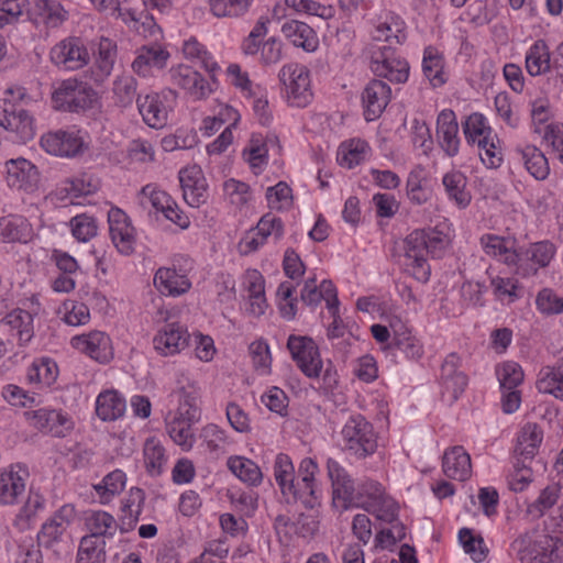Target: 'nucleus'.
I'll return each instance as SVG.
<instances>
[{
	"instance_id": "a878e982",
	"label": "nucleus",
	"mask_w": 563,
	"mask_h": 563,
	"mask_svg": "<svg viewBox=\"0 0 563 563\" xmlns=\"http://www.w3.org/2000/svg\"><path fill=\"white\" fill-rule=\"evenodd\" d=\"M169 53L159 46H144L132 63L133 70L141 75L147 76L151 68L162 69L166 66Z\"/></svg>"
},
{
	"instance_id": "774afa93",
	"label": "nucleus",
	"mask_w": 563,
	"mask_h": 563,
	"mask_svg": "<svg viewBox=\"0 0 563 563\" xmlns=\"http://www.w3.org/2000/svg\"><path fill=\"white\" fill-rule=\"evenodd\" d=\"M559 497V488L556 486H547L541 490L539 497L529 506V512H537L542 516L545 510L552 508Z\"/></svg>"
},
{
	"instance_id": "473e14b6",
	"label": "nucleus",
	"mask_w": 563,
	"mask_h": 563,
	"mask_svg": "<svg viewBox=\"0 0 563 563\" xmlns=\"http://www.w3.org/2000/svg\"><path fill=\"white\" fill-rule=\"evenodd\" d=\"M35 426L54 437H64L70 429L69 420L56 410H38L34 415Z\"/></svg>"
},
{
	"instance_id": "bf43d9fd",
	"label": "nucleus",
	"mask_w": 563,
	"mask_h": 563,
	"mask_svg": "<svg viewBox=\"0 0 563 563\" xmlns=\"http://www.w3.org/2000/svg\"><path fill=\"white\" fill-rule=\"evenodd\" d=\"M200 437L206 443L210 452L224 453L225 445L228 443L227 435L216 424H208L201 430Z\"/></svg>"
},
{
	"instance_id": "393cba45",
	"label": "nucleus",
	"mask_w": 563,
	"mask_h": 563,
	"mask_svg": "<svg viewBox=\"0 0 563 563\" xmlns=\"http://www.w3.org/2000/svg\"><path fill=\"white\" fill-rule=\"evenodd\" d=\"M282 32L295 46L307 52H312L317 47L316 32L305 22L286 21L282 26Z\"/></svg>"
},
{
	"instance_id": "9b49d317",
	"label": "nucleus",
	"mask_w": 563,
	"mask_h": 563,
	"mask_svg": "<svg viewBox=\"0 0 563 563\" xmlns=\"http://www.w3.org/2000/svg\"><path fill=\"white\" fill-rule=\"evenodd\" d=\"M76 512L71 505H64L54 515L48 518L37 533L38 545L51 548L62 540L71 521L75 519Z\"/></svg>"
},
{
	"instance_id": "4d7b16f0",
	"label": "nucleus",
	"mask_w": 563,
	"mask_h": 563,
	"mask_svg": "<svg viewBox=\"0 0 563 563\" xmlns=\"http://www.w3.org/2000/svg\"><path fill=\"white\" fill-rule=\"evenodd\" d=\"M274 476L280 492L295 481V468L288 455L280 453L276 456Z\"/></svg>"
},
{
	"instance_id": "aec40b11",
	"label": "nucleus",
	"mask_w": 563,
	"mask_h": 563,
	"mask_svg": "<svg viewBox=\"0 0 563 563\" xmlns=\"http://www.w3.org/2000/svg\"><path fill=\"white\" fill-rule=\"evenodd\" d=\"M459 124L455 113L450 109L442 110L437 119V136L441 148L449 155L455 156L460 147Z\"/></svg>"
},
{
	"instance_id": "72a5a7b5",
	"label": "nucleus",
	"mask_w": 563,
	"mask_h": 563,
	"mask_svg": "<svg viewBox=\"0 0 563 563\" xmlns=\"http://www.w3.org/2000/svg\"><path fill=\"white\" fill-rule=\"evenodd\" d=\"M526 68L531 76H539L551 68L549 47L543 40H538L526 56Z\"/></svg>"
},
{
	"instance_id": "ea45409f",
	"label": "nucleus",
	"mask_w": 563,
	"mask_h": 563,
	"mask_svg": "<svg viewBox=\"0 0 563 563\" xmlns=\"http://www.w3.org/2000/svg\"><path fill=\"white\" fill-rule=\"evenodd\" d=\"M228 467L241 481L256 486L262 482L260 467L251 460L241 456H232L228 460Z\"/></svg>"
},
{
	"instance_id": "ddd939ff",
	"label": "nucleus",
	"mask_w": 563,
	"mask_h": 563,
	"mask_svg": "<svg viewBox=\"0 0 563 563\" xmlns=\"http://www.w3.org/2000/svg\"><path fill=\"white\" fill-rule=\"evenodd\" d=\"M328 475L332 484L333 504L344 509L349 508L355 500L354 482L335 460L329 459L327 463Z\"/></svg>"
},
{
	"instance_id": "6e6d98bb",
	"label": "nucleus",
	"mask_w": 563,
	"mask_h": 563,
	"mask_svg": "<svg viewBox=\"0 0 563 563\" xmlns=\"http://www.w3.org/2000/svg\"><path fill=\"white\" fill-rule=\"evenodd\" d=\"M165 461L164 449L154 440H147L144 445V462L151 475H159Z\"/></svg>"
},
{
	"instance_id": "603ef678",
	"label": "nucleus",
	"mask_w": 563,
	"mask_h": 563,
	"mask_svg": "<svg viewBox=\"0 0 563 563\" xmlns=\"http://www.w3.org/2000/svg\"><path fill=\"white\" fill-rule=\"evenodd\" d=\"M501 390L516 389L523 380L521 367L514 362H506L496 371Z\"/></svg>"
},
{
	"instance_id": "bb28decb",
	"label": "nucleus",
	"mask_w": 563,
	"mask_h": 563,
	"mask_svg": "<svg viewBox=\"0 0 563 563\" xmlns=\"http://www.w3.org/2000/svg\"><path fill=\"white\" fill-rule=\"evenodd\" d=\"M32 14L36 23L47 27H57L67 19V11L55 0H35Z\"/></svg>"
},
{
	"instance_id": "864d4df0",
	"label": "nucleus",
	"mask_w": 563,
	"mask_h": 563,
	"mask_svg": "<svg viewBox=\"0 0 563 563\" xmlns=\"http://www.w3.org/2000/svg\"><path fill=\"white\" fill-rule=\"evenodd\" d=\"M5 324L10 325L12 330H16V335L22 342H29L32 338L31 329L29 328L32 321V316L24 310H14L10 312L3 320Z\"/></svg>"
},
{
	"instance_id": "f704fd0d",
	"label": "nucleus",
	"mask_w": 563,
	"mask_h": 563,
	"mask_svg": "<svg viewBox=\"0 0 563 563\" xmlns=\"http://www.w3.org/2000/svg\"><path fill=\"white\" fill-rule=\"evenodd\" d=\"M443 186L451 200H453L460 208H465L470 205L472 196L466 190V177L460 172H451L444 175Z\"/></svg>"
},
{
	"instance_id": "4c0bfd02",
	"label": "nucleus",
	"mask_w": 563,
	"mask_h": 563,
	"mask_svg": "<svg viewBox=\"0 0 563 563\" xmlns=\"http://www.w3.org/2000/svg\"><path fill=\"white\" fill-rule=\"evenodd\" d=\"M145 501V493L139 487H133L122 506L124 514L122 518V525H128V528H121L122 532L133 529L135 523L139 521V517L142 514Z\"/></svg>"
},
{
	"instance_id": "4468645a",
	"label": "nucleus",
	"mask_w": 563,
	"mask_h": 563,
	"mask_svg": "<svg viewBox=\"0 0 563 563\" xmlns=\"http://www.w3.org/2000/svg\"><path fill=\"white\" fill-rule=\"evenodd\" d=\"M109 231L118 251L129 255L133 252L135 229L129 217L119 208H111L108 212Z\"/></svg>"
},
{
	"instance_id": "8fccbe9b",
	"label": "nucleus",
	"mask_w": 563,
	"mask_h": 563,
	"mask_svg": "<svg viewBox=\"0 0 563 563\" xmlns=\"http://www.w3.org/2000/svg\"><path fill=\"white\" fill-rule=\"evenodd\" d=\"M136 79L132 76H122L114 81L113 93L115 103L120 107H129L136 96Z\"/></svg>"
},
{
	"instance_id": "5fc2aeb1",
	"label": "nucleus",
	"mask_w": 563,
	"mask_h": 563,
	"mask_svg": "<svg viewBox=\"0 0 563 563\" xmlns=\"http://www.w3.org/2000/svg\"><path fill=\"white\" fill-rule=\"evenodd\" d=\"M532 482L531 467L525 460L517 459L514 462V471L508 475V486L512 492H522Z\"/></svg>"
},
{
	"instance_id": "39448f33",
	"label": "nucleus",
	"mask_w": 563,
	"mask_h": 563,
	"mask_svg": "<svg viewBox=\"0 0 563 563\" xmlns=\"http://www.w3.org/2000/svg\"><path fill=\"white\" fill-rule=\"evenodd\" d=\"M460 367L461 357L456 353H450L441 365V396L449 404L455 402L468 384V377Z\"/></svg>"
},
{
	"instance_id": "e433bc0d",
	"label": "nucleus",
	"mask_w": 563,
	"mask_h": 563,
	"mask_svg": "<svg viewBox=\"0 0 563 563\" xmlns=\"http://www.w3.org/2000/svg\"><path fill=\"white\" fill-rule=\"evenodd\" d=\"M368 151L369 146L363 140L343 142L338 151V162L341 166L353 168L365 159Z\"/></svg>"
},
{
	"instance_id": "412c9836",
	"label": "nucleus",
	"mask_w": 563,
	"mask_h": 563,
	"mask_svg": "<svg viewBox=\"0 0 563 563\" xmlns=\"http://www.w3.org/2000/svg\"><path fill=\"white\" fill-rule=\"evenodd\" d=\"M442 468L449 478L467 481L472 475L471 456L463 446H453L444 452Z\"/></svg>"
},
{
	"instance_id": "09e8293b",
	"label": "nucleus",
	"mask_w": 563,
	"mask_h": 563,
	"mask_svg": "<svg viewBox=\"0 0 563 563\" xmlns=\"http://www.w3.org/2000/svg\"><path fill=\"white\" fill-rule=\"evenodd\" d=\"M404 257H426L428 254L427 230H415L404 240Z\"/></svg>"
},
{
	"instance_id": "0eeeda50",
	"label": "nucleus",
	"mask_w": 563,
	"mask_h": 563,
	"mask_svg": "<svg viewBox=\"0 0 563 563\" xmlns=\"http://www.w3.org/2000/svg\"><path fill=\"white\" fill-rule=\"evenodd\" d=\"M53 64L67 70H77L89 63L90 56L81 38L69 36L55 44L49 53Z\"/></svg>"
},
{
	"instance_id": "cd10ccee",
	"label": "nucleus",
	"mask_w": 563,
	"mask_h": 563,
	"mask_svg": "<svg viewBox=\"0 0 563 563\" xmlns=\"http://www.w3.org/2000/svg\"><path fill=\"white\" fill-rule=\"evenodd\" d=\"M125 400L115 390L101 393L96 401L97 416L103 421H113L123 416Z\"/></svg>"
},
{
	"instance_id": "423d86ee",
	"label": "nucleus",
	"mask_w": 563,
	"mask_h": 563,
	"mask_svg": "<svg viewBox=\"0 0 563 563\" xmlns=\"http://www.w3.org/2000/svg\"><path fill=\"white\" fill-rule=\"evenodd\" d=\"M279 80L286 87L292 104L305 107L311 99L309 70L298 64L285 65L279 71Z\"/></svg>"
},
{
	"instance_id": "b1692460",
	"label": "nucleus",
	"mask_w": 563,
	"mask_h": 563,
	"mask_svg": "<svg viewBox=\"0 0 563 563\" xmlns=\"http://www.w3.org/2000/svg\"><path fill=\"white\" fill-rule=\"evenodd\" d=\"M537 388L542 394L563 400V358L554 366L543 367L538 376Z\"/></svg>"
},
{
	"instance_id": "4be33fe9",
	"label": "nucleus",
	"mask_w": 563,
	"mask_h": 563,
	"mask_svg": "<svg viewBox=\"0 0 563 563\" xmlns=\"http://www.w3.org/2000/svg\"><path fill=\"white\" fill-rule=\"evenodd\" d=\"M179 181L183 189V196L186 202L195 208L207 201L206 180L199 177V172L195 169H183L179 172Z\"/></svg>"
},
{
	"instance_id": "c756f323",
	"label": "nucleus",
	"mask_w": 563,
	"mask_h": 563,
	"mask_svg": "<svg viewBox=\"0 0 563 563\" xmlns=\"http://www.w3.org/2000/svg\"><path fill=\"white\" fill-rule=\"evenodd\" d=\"M519 159L525 164L527 170L538 180L549 176L550 167L544 154L536 146L528 145L516 151Z\"/></svg>"
},
{
	"instance_id": "f257e3e1",
	"label": "nucleus",
	"mask_w": 563,
	"mask_h": 563,
	"mask_svg": "<svg viewBox=\"0 0 563 563\" xmlns=\"http://www.w3.org/2000/svg\"><path fill=\"white\" fill-rule=\"evenodd\" d=\"M52 101L56 110L78 113L92 109L98 102V93L87 82L68 78L58 82Z\"/></svg>"
},
{
	"instance_id": "1a4fd4ad",
	"label": "nucleus",
	"mask_w": 563,
	"mask_h": 563,
	"mask_svg": "<svg viewBox=\"0 0 563 563\" xmlns=\"http://www.w3.org/2000/svg\"><path fill=\"white\" fill-rule=\"evenodd\" d=\"M0 125L14 132L19 141L23 143L31 141L35 135L33 118L26 110L9 99H3L0 102Z\"/></svg>"
},
{
	"instance_id": "6e6552de",
	"label": "nucleus",
	"mask_w": 563,
	"mask_h": 563,
	"mask_svg": "<svg viewBox=\"0 0 563 563\" xmlns=\"http://www.w3.org/2000/svg\"><path fill=\"white\" fill-rule=\"evenodd\" d=\"M177 92L173 89L162 93H151L144 97L137 96L136 104L144 122L153 129H162L167 124L168 106L165 101H175Z\"/></svg>"
},
{
	"instance_id": "052dcab7",
	"label": "nucleus",
	"mask_w": 563,
	"mask_h": 563,
	"mask_svg": "<svg viewBox=\"0 0 563 563\" xmlns=\"http://www.w3.org/2000/svg\"><path fill=\"white\" fill-rule=\"evenodd\" d=\"M368 512L376 516L380 521L393 523L398 518V505L390 497H384L378 500L375 506H367L365 508Z\"/></svg>"
},
{
	"instance_id": "2f4dec72",
	"label": "nucleus",
	"mask_w": 563,
	"mask_h": 563,
	"mask_svg": "<svg viewBox=\"0 0 563 563\" xmlns=\"http://www.w3.org/2000/svg\"><path fill=\"white\" fill-rule=\"evenodd\" d=\"M44 504L45 498L38 492L30 489L26 500L13 520V526L20 531L29 530L37 512L44 508Z\"/></svg>"
},
{
	"instance_id": "20e7f679",
	"label": "nucleus",
	"mask_w": 563,
	"mask_h": 563,
	"mask_svg": "<svg viewBox=\"0 0 563 563\" xmlns=\"http://www.w3.org/2000/svg\"><path fill=\"white\" fill-rule=\"evenodd\" d=\"M371 69L377 77L404 84L408 80L410 67L406 59L396 56L390 45H382L372 52Z\"/></svg>"
},
{
	"instance_id": "6ab92c4d",
	"label": "nucleus",
	"mask_w": 563,
	"mask_h": 563,
	"mask_svg": "<svg viewBox=\"0 0 563 563\" xmlns=\"http://www.w3.org/2000/svg\"><path fill=\"white\" fill-rule=\"evenodd\" d=\"M7 183L12 188L32 190L38 181L35 165L25 158L10 159L5 163Z\"/></svg>"
},
{
	"instance_id": "a211bd4d",
	"label": "nucleus",
	"mask_w": 563,
	"mask_h": 563,
	"mask_svg": "<svg viewBox=\"0 0 563 563\" xmlns=\"http://www.w3.org/2000/svg\"><path fill=\"white\" fill-rule=\"evenodd\" d=\"M173 84L185 89L190 96L201 99L210 92L209 84L199 71L188 65H178L169 70Z\"/></svg>"
},
{
	"instance_id": "3c124183",
	"label": "nucleus",
	"mask_w": 563,
	"mask_h": 563,
	"mask_svg": "<svg viewBox=\"0 0 563 563\" xmlns=\"http://www.w3.org/2000/svg\"><path fill=\"white\" fill-rule=\"evenodd\" d=\"M86 526L91 532L90 536L96 538L113 536V532H109V529L115 526V519L106 511H91L86 519Z\"/></svg>"
},
{
	"instance_id": "7c9ffc66",
	"label": "nucleus",
	"mask_w": 563,
	"mask_h": 563,
	"mask_svg": "<svg viewBox=\"0 0 563 563\" xmlns=\"http://www.w3.org/2000/svg\"><path fill=\"white\" fill-rule=\"evenodd\" d=\"M24 490V479L18 472L11 470L0 474V506L16 504Z\"/></svg>"
},
{
	"instance_id": "f8f14e48",
	"label": "nucleus",
	"mask_w": 563,
	"mask_h": 563,
	"mask_svg": "<svg viewBox=\"0 0 563 563\" xmlns=\"http://www.w3.org/2000/svg\"><path fill=\"white\" fill-rule=\"evenodd\" d=\"M41 146L52 155L71 157L82 152L85 142L76 132L58 130L44 134Z\"/></svg>"
},
{
	"instance_id": "f03ea898",
	"label": "nucleus",
	"mask_w": 563,
	"mask_h": 563,
	"mask_svg": "<svg viewBox=\"0 0 563 563\" xmlns=\"http://www.w3.org/2000/svg\"><path fill=\"white\" fill-rule=\"evenodd\" d=\"M344 450L358 459H364L375 453L377 449V434L362 415L351 416L344 423L342 431Z\"/></svg>"
},
{
	"instance_id": "58836bf2",
	"label": "nucleus",
	"mask_w": 563,
	"mask_h": 563,
	"mask_svg": "<svg viewBox=\"0 0 563 563\" xmlns=\"http://www.w3.org/2000/svg\"><path fill=\"white\" fill-rule=\"evenodd\" d=\"M106 542L95 536H85L80 540L76 563H104Z\"/></svg>"
},
{
	"instance_id": "9d476101",
	"label": "nucleus",
	"mask_w": 563,
	"mask_h": 563,
	"mask_svg": "<svg viewBox=\"0 0 563 563\" xmlns=\"http://www.w3.org/2000/svg\"><path fill=\"white\" fill-rule=\"evenodd\" d=\"M287 347L299 368L308 377H318L322 369V361L314 341L309 336L290 335Z\"/></svg>"
},
{
	"instance_id": "c85d7f7f",
	"label": "nucleus",
	"mask_w": 563,
	"mask_h": 563,
	"mask_svg": "<svg viewBox=\"0 0 563 563\" xmlns=\"http://www.w3.org/2000/svg\"><path fill=\"white\" fill-rule=\"evenodd\" d=\"M154 284L162 294L179 296L190 288L189 280L178 275L175 269L159 268L154 277Z\"/></svg>"
},
{
	"instance_id": "f3484780",
	"label": "nucleus",
	"mask_w": 563,
	"mask_h": 563,
	"mask_svg": "<svg viewBox=\"0 0 563 563\" xmlns=\"http://www.w3.org/2000/svg\"><path fill=\"white\" fill-rule=\"evenodd\" d=\"M71 344L99 363H108L113 357L110 338L104 332L93 331L88 335L75 336Z\"/></svg>"
},
{
	"instance_id": "de8ad7c7",
	"label": "nucleus",
	"mask_w": 563,
	"mask_h": 563,
	"mask_svg": "<svg viewBox=\"0 0 563 563\" xmlns=\"http://www.w3.org/2000/svg\"><path fill=\"white\" fill-rule=\"evenodd\" d=\"M191 424L188 421L185 422V419H179V417H174V419L167 424V431L173 441L184 448L185 450H189L194 444V434L191 432Z\"/></svg>"
},
{
	"instance_id": "680f3d73",
	"label": "nucleus",
	"mask_w": 563,
	"mask_h": 563,
	"mask_svg": "<svg viewBox=\"0 0 563 563\" xmlns=\"http://www.w3.org/2000/svg\"><path fill=\"white\" fill-rule=\"evenodd\" d=\"M223 189L230 202L236 207H242L250 200V186L243 181L231 178L224 183Z\"/></svg>"
},
{
	"instance_id": "a19ab883",
	"label": "nucleus",
	"mask_w": 563,
	"mask_h": 563,
	"mask_svg": "<svg viewBox=\"0 0 563 563\" xmlns=\"http://www.w3.org/2000/svg\"><path fill=\"white\" fill-rule=\"evenodd\" d=\"M422 71L433 87H440L445 82L443 77V58L432 46L424 49Z\"/></svg>"
},
{
	"instance_id": "69168bd1",
	"label": "nucleus",
	"mask_w": 563,
	"mask_h": 563,
	"mask_svg": "<svg viewBox=\"0 0 563 563\" xmlns=\"http://www.w3.org/2000/svg\"><path fill=\"white\" fill-rule=\"evenodd\" d=\"M115 45L109 38H101L97 57L98 68L104 76H109L115 57Z\"/></svg>"
},
{
	"instance_id": "338daca9",
	"label": "nucleus",
	"mask_w": 563,
	"mask_h": 563,
	"mask_svg": "<svg viewBox=\"0 0 563 563\" xmlns=\"http://www.w3.org/2000/svg\"><path fill=\"white\" fill-rule=\"evenodd\" d=\"M529 254V261L537 263L540 267H545L551 262L555 247L548 241L538 242L530 246L529 250L525 251Z\"/></svg>"
},
{
	"instance_id": "49530a36",
	"label": "nucleus",
	"mask_w": 563,
	"mask_h": 563,
	"mask_svg": "<svg viewBox=\"0 0 563 563\" xmlns=\"http://www.w3.org/2000/svg\"><path fill=\"white\" fill-rule=\"evenodd\" d=\"M479 157L483 164L488 168H498L503 162V154L499 147V139L496 134L489 139H482L478 142Z\"/></svg>"
},
{
	"instance_id": "5701e85b",
	"label": "nucleus",
	"mask_w": 563,
	"mask_h": 563,
	"mask_svg": "<svg viewBox=\"0 0 563 563\" xmlns=\"http://www.w3.org/2000/svg\"><path fill=\"white\" fill-rule=\"evenodd\" d=\"M543 439V431L537 423H527L517 440L515 448V461L525 460V463L533 460Z\"/></svg>"
},
{
	"instance_id": "c9c22d12",
	"label": "nucleus",
	"mask_w": 563,
	"mask_h": 563,
	"mask_svg": "<svg viewBox=\"0 0 563 563\" xmlns=\"http://www.w3.org/2000/svg\"><path fill=\"white\" fill-rule=\"evenodd\" d=\"M288 504L300 501L306 508H314L318 505L316 485L300 481H294L282 492Z\"/></svg>"
},
{
	"instance_id": "7ed1b4c3",
	"label": "nucleus",
	"mask_w": 563,
	"mask_h": 563,
	"mask_svg": "<svg viewBox=\"0 0 563 563\" xmlns=\"http://www.w3.org/2000/svg\"><path fill=\"white\" fill-rule=\"evenodd\" d=\"M512 547L521 563H555L563 560V542L555 537L541 534L528 543V534L518 537Z\"/></svg>"
},
{
	"instance_id": "0e129e2a",
	"label": "nucleus",
	"mask_w": 563,
	"mask_h": 563,
	"mask_svg": "<svg viewBox=\"0 0 563 563\" xmlns=\"http://www.w3.org/2000/svg\"><path fill=\"white\" fill-rule=\"evenodd\" d=\"M126 476L121 470L109 473L102 481V484L96 485V490L101 494L114 496L119 494L125 486Z\"/></svg>"
},
{
	"instance_id": "2eb2a0df",
	"label": "nucleus",
	"mask_w": 563,
	"mask_h": 563,
	"mask_svg": "<svg viewBox=\"0 0 563 563\" xmlns=\"http://www.w3.org/2000/svg\"><path fill=\"white\" fill-rule=\"evenodd\" d=\"M390 98V87L380 79H372L362 93L366 121H373L379 118L389 103Z\"/></svg>"
},
{
	"instance_id": "dca6fc26",
	"label": "nucleus",
	"mask_w": 563,
	"mask_h": 563,
	"mask_svg": "<svg viewBox=\"0 0 563 563\" xmlns=\"http://www.w3.org/2000/svg\"><path fill=\"white\" fill-rule=\"evenodd\" d=\"M190 335L178 323L165 324L153 339L154 349L162 356L175 355L188 346Z\"/></svg>"
},
{
	"instance_id": "a18cd8bd",
	"label": "nucleus",
	"mask_w": 563,
	"mask_h": 563,
	"mask_svg": "<svg viewBox=\"0 0 563 563\" xmlns=\"http://www.w3.org/2000/svg\"><path fill=\"white\" fill-rule=\"evenodd\" d=\"M251 0H209L210 11L217 18H234L244 14Z\"/></svg>"
},
{
	"instance_id": "79ce46f5",
	"label": "nucleus",
	"mask_w": 563,
	"mask_h": 563,
	"mask_svg": "<svg viewBox=\"0 0 563 563\" xmlns=\"http://www.w3.org/2000/svg\"><path fill=\"white\" fill-rule=\"evenodd\" d=\"M463 131L468 143H482V139H489L495 133L487 124L486 118L478 112L467 117L463 123Z\"/></svg>"
},
{
	"instance_id": "c03bdc74",
	"label": "nucleus",
	"mask_w": 563,
	"mask_h": 563,
	"mask_svg": "<svg viewBox=\"0 0 563 563\" xmlns=\"http://www.w3.org/2000/svg\"><path fill=\"white\" fill-rule=\"evenodd\" d=\"M384 497L386 495L382 485L376 481L367 479L361 483L357 489L355 488V500L353 504L365 509L367 506L377 505L378 500H382Z\"/></svg>"
},
{
	"instance_id": "e2e57ef3",
	"label": "nucleus",
	"mask_w": 563,
	"mask_h": 563,
	"mask_svg": "<svg viewBox=\"0 0 563 563\" xmlns=\"http://www.w3.org/2000/svg\"><path fill=\"white\" fill-rule=\"evenodd\" d=\"M538 309L545 314H558L563 311V298L556 296L551 289H542L536 300Z\"/></svg>"
},
{
	"instance_id": "13d9d810",
	"label": "nucleus",
	"mask_w": 563,
	"mask_h": 563,
	"mask_svg": "<svg viewBox=\"0 0 563 563\" xmlns=\"http://www.w3.org/2000/svg\"><path fill=\"white\" fill-rule=\"evenodd\" d=\"M73 235L80 242H87L97 234V224L93 218L78 214L70 221Z\"/></svg>"
},
{
	"instance_id": "37998d69",
	"label": "nucleus",
	"mask_w": 563,
	"mask_h": 563,
	"mask_svg": "<svg viewBox=\"0 0 563 563\" xmlns=\"http://www.w3.org/2000/svg\"><path fill=\"white\" fill-rule=\"evenodd\" d=\"M175 395L178 397L179 401L176 417L185 419V422H197L200 419V409L198 407V397L196 391L180 387Z\"/></svg>"
}]
</instances>
